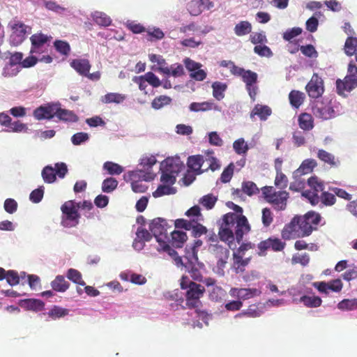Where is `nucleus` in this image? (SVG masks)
<instances>
[{"mask_svg":"<svg viewBox=\"0 0 357 357\" xmlns=\"http://www.w3.org/2000/svg\"><path fill=\"white\" fill-rule=\"evenodd\" d=\"M250 231V226L245 215L228 213L222 218V223L218 236L221 241L227 242L229 245L234 238L240 243L244 234H248Z\"/></svg>","mask_w":357,"mask_h":357,"instance_id":"nucleus-1","label":"nucleus"},{"mask_svg":"<svg viewBox=\"0 0 357 357\" xmlns=\"http://www.w3.org/2000/svg\"><path fill=\"white\" fill-rule=\"evenodd\" d=\"M181 289H186V306L189 309H195L201 305L200 298L205 293L204 286L191 281L188 276H182L180 282Z\"/></svg>","mask_w":357,"mask_h":357,"instance_id":"nucleus-2","label":"nucleus"},{"mask_svg":"<svg viewBox=\"0 0 357 357\" xmlns=\"http://www.w3.org/2000/svg\"><path fill=\"white\" fill-rule=\"evenodd\" d=\"M357 87V66L353 61L349 63L347 75L343 79H337L336 81L337 93L340 96H346Z\"/></svg>","mask_w":357,"mask_h":357,"instance_id":"nucleus-3","label":"nucleus"},{"mask_svg":"<svg viewBox=\"0 0 357 357\" xmlns=\"http://www.w3.org/2000/svg\"><path fill=\"white\" fill-rule=\"evenodd\" d=\"M296 217L303 237L309 236L314 231H317L322 219L321 215L314 211H308L303 216Z\"/></svg>","mask_w":357,"mask_h":357,"instance_id":"nucleus-4","label":"nucleus"},{"mask_svg":"<svg viewBox=\"0 0 357 357\" xmlns=\"http://www.w3.org/2000/svg\"><path fill=\"white\" fill-rule=\"evenodd\" d=\"M62 212L61 225L64 227H74L79 222L80 214L75 200H68L61 206Z\"/></svg>","mask_w":357,"mask_h":357,"instance_id":"nucleus-5","label":"nucleus"},{"mask_svg":"<svg viewBox=\"0 0 357 357\" xmlns=\"http://www.w3.org/2000/svg\"><path fill=\"white\" fill-rule=\"evenodd\" d=\"M265 199L271 204L274 208L282 211L286 208L289 193L286 191H276L273 186H265L262 188Z\"/></svg>","mask_w":357,"mask_h":357,"instance_id":"nucleus-6","label":"nucleus"},{"mask_svg":"<svg viewBox=\"0 0 357 357\" xmlns=\"http://www.w3.org/2000/svg\"><path fill=\"white\" fill-rule=\"evenodd\" d=\"M170 227L171 226L168 225L167 220L161 218L153 219L149 225V229L158 243H164L165 240H169L167 229Z\"/></svg>","mask_w":357,"mask_h":357,"instance_id":"nucleus-7","label":"nucleus"},{"mask_svg":"<svg viewBox=\"0 0 357 357\" xmlns=\"http://www.w3.org/2000/svg\"><path fill=\"white\" fill-rule=\"evenodd\" d=\"M307 183L310 189L303 190L301 192V195L312 204V197H319L324 191V182L317 176H312L307 179Z\"/></svg>","mask_w":357,"mask_h":357,"instance_id":"nucleus-8","label":"nucleus"},{"mask_svg":"<svg viewBox=\"0 0 357 357\" xmlns=\"http://www.w3.org/2000/svg\"><path fill=\"white\" fill-rule=\"evenodd\" d=\"M313 114L318 119L328 120L335 117V110L330 102L317 100L312 106Z\"/></svg>","mask_w":357,"mask_h":357,"instance_id":"nucleus-9","label":"nucleus"},{"mask_svg":"<svg viewBox=\"0 0 357 357\" xmlns=\"http://www.w3.org/2000/svg\"><path fill=\"white\" fill-rule=\"evenodd\" d=\"M305 91L310 98L317 99L324 92V80L317 73H314L305 86Z\"/></svg>","mask_w":357,"mask_h":357,"instance_id":"nucleus-10","label":"nucleus"},{"mask_svg":"<svg viewBox=\"0 0 357 357\" xmlns=\"http://www.w3.org/2000/svg\"><path fill=\"white\" fill-rule=\"evenodd\" d=\"M210 249L217 259V269L219 274H224V268L227 263L229 250L218 244L211 245Z\"/></svg>","mask_w":357,"mask_h":357,"instance_id":"nucleus-11","label":"nucleus"},{"mask_svg":"<svg viewBox=\"0 0 357 357\" xmlns=\"http://www.w3.org/2000/svg\"><path fill=\"white\" fill-rule=\"evenodd\" d=\"M12 29L10 40L13 45L21 44L26 38L27 26L22 22L13 20L10 23Z\"/></svg>","mask_w":357,"mask_h":357,"instance_id":"nucleus-12","label":"nucleus"},{"mask_svg":"<svg viewBox=\"0 0 357 357\" xmlns=\"http://www.w3.org/2000/svg\"><path fill=\"white\" fill-rule=\"evenodd\" d=\"M31 42V54H42L47 52L49 37L43 33H36L30 38Z\"/></svg>","mask_w":357,"mask_h":357,"instance_id":"nucleus-13","label":"nucleus"},{"mask_svg":"<svg viewBox=\"0 0 357 357\" xmlns=\"http://www.w3.org/2000/svg\"><path fill=\"white\" fill-rule=\"evenodd\" d=\"M296 216L294 217L291 222L284 225L282 230L281 236L284 240L295 239L303 238L301 230Z\"/></svg>","mask_w":357,"mask_h":357,"instance_id":"nucleus-14","label":"nucleus"},{"mask_svg":"<svg viewBox=\"0 0 357 357\" xmlns=\"http://www.w3.org/2000/svg\"><path fill=\"white\" fill-rule=\"evenodd\" d=\"M260 291L257 289L250 288H236L233 287L229 290V295L231 297L236 298L238 300L242 301L255 297L259 295Z\"/></svg>","mask_w":357,"mask_h":357,"instance_id":"nucleus-15","label":"nucleus"},{"mask_svg":"<svg viewBox=\"0 0 357 357\" xmlns=\"http://www.w3.org/2000/svg\"><path fill=\"white\" fill-rule=\"evenodd\" d=\"M312 206H332L336 203V197L333 192L328 191H324L319 197H314L312 199Z\"/></svg>","mask_w":357,"mask_h":357,"instance_id":"nucleus-16","label":"nucleus"},{"mask_svg":"<svg viewBox=\"0 0 357 357\" xmlns=\"http://www.w3.org/2000/svg\"><path fill=\"white\" fill-rule=\"evenodd\" d=\"M183 165L178 158H167L160 165V169L177 175Z\"/></svg>","mask_w":357,"mask_h":357,"instance_id":"nucleus-17","label":"nucleus"},{"mask_svg":"<svg viewBox=\"0 0 357 357\" xmlns=\"http://www.w3.org/2000/svg\"><path fill=\"white\" fill-rule=\"evenodd\" d=\"M56 105L48 104L40 106L33 111V116L37 120L51 119L55 115Z\"/></svg>","mask_w":357,"mask_h":357,"instance_id":"nucleus-18","label":"nucleus"},{"mask_svg":"<svg viewBox=\"0 0 357 357\" xmlns=\"http://www.w3.org/2000/svg\"><path fill=\"white\" fill-rule=\"evenodd\" d=\"M187 165L195 174L199 175L204 172V158L201 155L189 156Z\"/></svg>","mask_w":357,"mask_h":357,"instance_id":"nucleus-19","label":"nucleus"},{"mask_svg":"<svg viewBox=\"0 0 357 357\" xmlns=\"http://www.w3.org/2000/svg\"><path fill=\"white\" fill-rule=\"evenodd\" d=\"M70 66L79 75L85 76L91 69V64L86 59H75L70 62Z\"/></svg>","mask_w":357,"mask_h":357,"instance_id":"nucleus-20","label":"nucleus"},{"mask_svg":"<svg viewBox=\"0 0 357 357\" xmlns=\"http://www.w3.org/2000/svg\"><path fill=\"white\" fill-rule=\"evenodd\" d=\"M317 163L314 159H306L303 161L300 167L294 172V178L301 177L303 175L310 174Z\"/></svg>","mask_w":357,"mask_h":357,"instance_id":"nucleus-21","label":"nucleus"},{"mask_svg":"<svg viewBox=\"0 0 357 357\" xmlns=\"http://www.w3.org/2000/svg\"><path fill=\"white\" fill-rule=\"evenodd\" d=\"M271 114L272 110L268 106L257 104L251 111L250 116L252 120L257 116L261 121H266Z\"/></svg>","mask_w":357,"mask_h":357,"instance_id":"nucleus-22","label":"nucleus"},{"mask_svg":"<svg viewBox=\"0 0 357 357\" xmlns=\"http://www.w3.org/2000/svg\"><path fill=\"white\" fill-rule=\"evenodd\" d=\"M197 252V250H195L194 248L188 245L185 248V254L183 255V258L186 260V262L185 264L183 263L182 266L197 264L198 267H203L204 264L199 261Z\"/></svg>","mask_w":357,"mask_h":357,"instance_id":"nucleus-23","label":"nucleus"},{"mask_svg":"<svg viewBox=\"0 0 357 357\" xmlns=\"http://www.w3.org/2000/svg\"><path fill=\"white\" fill-rule=\"evenodd\" d=\"M60 121L76 122L78 120L77 115L72 111L62 109L56 105L55 115Z\"/></svg>","mask_w":357,"mask_h":357,"instance_id":"nucleus-24","label":"nucleus"},{"mask_svg":"<svg viewBox=\"0 0 357 357\" xmlns=\"http://www.w3.org/2000/svg\"><path fill=\"white\" fill-rule=\"evenodd\" d=\"M233 268L235 269L236 273H243L245 271V268L249 264L251 261V257L243 259V255L239 254H233Z\"/></svg>","mask_w":357,"mask_h":357,"instance_id":"nucleus-25","label":"nucleus"},{"mask_svg":"<svg viewBox=\"0 0 357 357\" xmlns=\"http://www.w3.org/2000/svg\"><path fill=\"white\" fill-rule=\"evenodd\" d=\"M214 153L213 151H208L205 156L204 162L208 164L207 166L204 165V171L206 172L208 169L212 172L218 170L221 167L220 162L218 158L213 155Z\"/></svg>","mask_w":357,"mask_h":357,"instance_id":"nucleus-26","label":"nucleus"},{"mask_svg":"<svg viewBox=\"0 0 357 357\" xmlns=\"http://www.w3.org/2000/svg\"><path fill=\"white\" fill-rule=\"evenodd\" d=\"M298 122L299 127L303 130L309 131L314 128V119L307 112H303L298 116Z\"/></svg>","mask_w":357,"mask_h":357,"instance_id":"nucleus-27","label":"nucleus"},{"mask_svg":"<svg viewBox=\"0 0 357 357\" xmlns=\"http://www.w3.org/2000/svg\"><path fill=\"white\" fill-rule=\"evenodd\" d=\"M169 240H165L164 243H159V248H158V251L162 250L168 253V255L172 257L175 261V263L177 266L183 265L182 257L178 255L176 251H175L173 248H172L168 244Z\"/></svg>","mask_w":357,"mask_h":357,"instance_id":"nucleus-28","label":"nucleus"},{"mask_svg":"<svg viewBox=\"0 0 357 357\" xmlns=\"http://www.w3.org/2000/svg\"><path fill=\"white\" fill-rule=\"evenodd\" d=\"M20 305L29 310L40 311L44 308L45 303L39 299L29 298L21 301Z\"/></svg>","mask_w":357,"mask_h":357,"instance_id":"nucleus-29","label":"nucleus"},{"mask_svg":"<svg viewBox=\"0 0 357 357\" xmlns=\"http://www.w3.org/2000/svg\"><path fill=\"white\" fill-rule=\"evenodd\" d=\"M305 99V93L300 91L292 90L289 93V103L294 108L298 109L304 102Z\"/></svg>","mask_w":357,"mask_h":357,"instance_id":"nucleus-30","label":"nucleus"},{"mask_svg":"<svg viewBox=\"0 0 357 357\" xmlns=\"http://www.w3.org/2000/svg\"><path fill=\"white\" fill-rule=\"evenodd\" d=\"M149 60L153 63H157L160 66L158 68V70L165 75H169L170 69L166 66L167 63L165 59L162 56L151 54L149 56Z\"/></svg>","mask_w":357,"mask_h":357,"instance_id":"nucleus-31","label":"nucleus"},{"mask_svg":"<svg viewBox=\"0 0 357 357\" xmlns=\"http://www.w3.org/2000/svg\"><path fill=\"white\" fill-rule=\"evenodd\" d=\"M172 236V244L174 247L182 248L187 241L188 236L185 232L174 230L170 232Z\"/></svg>","mask_w":357,"mask_h":357,"instance_id":"nucleus-32","label":"nucleus"},{"mask_svg":"<svg viewBox=\"0 0 357 357\" xmlns=\"http://www.w3.org/2000/svg\"><path fill=\"white\" fill-rule=\"evenodd\" d=\"M243 81L246 84V88L249 91V94L250 97H252V94L251 92V87L252 85L257 82V74L255 72H252L250 70H245L243 75L241 76Z\"/></svg>","mask_w":357,"mask_h":357,"instance_id":"nucleus-33","label":"nucleus"},{"mask_svg":"<svg viewBox=\"0 0 357 357\" xmlns=\"http://www.w3.org/2000/svg\"><path fill=\"white\" fill-rule=\"evenodd\" d=\"M52 289L58 292H65L70 287L63 275H57L51 282Z\"/></svg>","mask_w":357,"mask_h":357,"instance_id":"nucleus-34","label":"nucleus"},{"mask_svg":"<svg viewBox=\"0 0 357 357\" xmlns=\"http://www.w3.org/2000/svg\"><path fill=\"white\" fill-rule=\"evenodd\" d=\"M126 96L119 93H108L102 96L101 101L105 104L116 103L119 104L126 100Z\"/></svg>","mask_w":357,"mask_h":357,"instance_id":"nucleus-35","label":"nucleus"},{"mask_svg":"<svg viewBox=\"0 0 357 357\" xmlns=\"http://www.w3.org/2000/svg\"><path fill=\"white\" fill-rule=\"evenodd\" d=\"M213 96L218 100H221L225 98V92L227 89L225 83L215 82L212 84Z\"/></svg>","mask_w":357,"mask_h":357,"instance_id":"nucleus-36","label":"nucleus"},{"mask_svg":"<svg viewBox=\"0 0 357 357\" xmlns=\"http://www.w3.org/2000/svg\"><path fill=\"white\" fill-rule=\"evenodd\" d=\"M252 31V25L248 21H241L234 27V32L238 36H243Z\"/></svg>","mask_w":357,"mask_h":357,"instance_id":"nucleus-37","label":"nucleus"},{"mask_svg":"<svg viewBox=\"0 0 357 357\" xmlns=\"http://www.w3.org/2000/svg\"><path fill=\"white\" fill-rule=\"evenodd\" d=\"M92 17L94 22L100 26H108L112 22L110 17L102 12H94L92 15Z\"/></svg>","mask_w":357,"mask_h":357,"instance_id":"nucleus-38","label":"nucleus"},{"mask_svg":"<svg viewBox=\"0 0 357 357\" xmlns=\"http://www.w3.org/2000/svg\"><path fill=\"white\" fill-rule=\"evenodd\" d=\"M213 106V103L212 102L204 101L202 102H192L189 109L192 112H206L211 110Z\"/></svg>","mask_w":357,"mask_h":357,"instance_id":"nucleus-39","label":"nucleus"},{"mask_svg":"<svg viewBox=\"0 0 357 357\" xmlns=\"http://www.w3.org/2000/svg\"><path fill=\"white\" fill-rule=\"evenodd\" d=\"M344 52L348 56H353L357 50V38L349 36L347 38L344 47Z\"/></svg>","mask_w":357,"mask_h":357,"instance_id":"nucleus-40","label":"nucleus"},{"mask_svg":"<svg viewBox=\"0 0 357 357\" xmlns=\"http://www.w3.org/2000/svg\"><path fill=\"white\" fill-rule=\"evenodd\" d=\"M41 175L45 183H52L56 179L55 169L52 166H45L41 172Z\"/></svg>","mask_w":357,"mask_h":357,"instance_id":"nucleus-41","label":"nucleus"},{"mask_svg":"<svg viewBox=\"0 0 357 357\" xmlns=\"http://www.w3.org/2000/svg\"><path fill=\"white\" fill-rule=\"evenodd\" d=\"M300 301L307 307H317L322 303L321 298L317 296H303L301 297Z\"/></svg>","mask_w":357,"mask_h":357,"instance_id":"nucleus-42","label":"nucleus"},{"mask_svg":"<svg viewBox=\"0 0 357 357\" xmlns=\"http://www.w3.org/2000/svg\"><path fill=\"white\" fill-rule=\"evenodd\" d=\"M66 277L68 278V279H69L75 284H77L81 286L86 285L85 282L82 280V275L81 273L76 269H68L66 273Z\"/></svg>","mask_w":357,"mask_h":357,"instance_id":"nucleus-43","label":"nucleus"},{"mask_svg":"<svg viewBox=\"0 0 357 357\" xmlns=\"http://www.w3.org/2000/svg\"><path fill=\"white\" fill-rule=\"evenodd\" d=\"M172 102V98L167 96H159L155 98L152 102L151 106L155 109H159L164 106L168 105Z\"/></svg>","mask_w":357,"mask_h":357,"instance_id":"nucleus-44","label":"nucleus"},{"mask_svg":"<svg viewBox=\"0 0 357 357\" xmlns=\"http://www.w3.org/2000/svg\"><path fill=\"white\" fill-rule=\"evenodd\" d=\"M217 201V197L214 196L213 194H208L200 198L199 202L207 210H210L214 207Z\"/></svg>","mask_w":357,"mask_h":357,"instance_id":"nucleus-45","label":"nucleus"},{"mask_svg":"<svg viewBox=\"0 0 357 357\" xmlns=\"http://www.w3.org/2000/svg\"><path fill=\"white\" fill-rule=\"evenodd\" d=\"M190 231H192V234L195 238L199 237L202 235L207 233V229L206 227L195 220H192Z\"/></svg>","mask_w":357,"mask_h":357,"instance_id":"nucleus-46","label":"nucleus"},{"mask_svg":"<svg viewBox=\"0 0 357 357\" xmlns=\"http://www.w3.org/2000/svg\"><path fill=\"white\" fill-rule=\"evenodd\" d=\"M68 314V310L54 305L48 312L47 315L52 319H56L65 317Z\"/></svg>","mask_w":357,"mask_h":357,"instance_id":"nucleus-47","label":"nucleus"},{"mask_svg":"<svg viewBox=\"0 0 357 357\" xmlns=\"http://www.w3.org/2000/svg\"><path fill=\"white\" fill-rule=\"evenodd\" d=\"M317 158L331 166L336 165L335 156L325 150L319 149L317 152Z\"/></svg>","mask_w":357,"mask_h":357,"instance_id":"nucleus-48","label":"nucleus"},{"mask_svg":"<svg viewBox=\"0 0 357 357\" xmlns=\"http://www.w3.org/2000/svg\"><path fill=\"white\" fill-rule=\"evenodd\" d=\"M118 185V181L113 177L107 178L102 183V190L106 193L114 191Z\"/></svg>","mask_w":357,"mask_h":357,"instance_id":"nucleus-49","label":"nucleus"},{"mask_svg":"<svg viewBox=\"0 0 357 357\" xmlns=\"http://www.w3.org/2000/svg\"><path fill=\"white\" fill-rule=\"evenodd\" d=\"M260 315L261 311L259 310V308L255 305H251L246 310L242 311L241 312L237 314L235 317H248L255 318L258 317Z\"/></svg>","mask_w":357,"mask_h":357,"instance_id":"nucleus-50","label":"nucleus"},{"mask_svg":"<svg viewBox=\"0 0 357 357\" xmlns=\"http://www.w3.org/2000/svg\"><path fill=\"white\" fill-rule=\"evenodd\" d=\"M103 168L111 175H119L123 171V168L121 165L109 161L104 163Z\"/></svg>","mask_w":357,"mask_h":357,"instance_id":"nucleus-51","label":"nucleus"},{"mask_svg":"<svg viewBox=\"0 0 357 357\" xmlns=\"http://www.w3.org/2000/svg\"><path fill=\"white\" fill-rule=\"evenodd\" d=\"M192 280L198 282L202 281V275L197 264H188L184 266Z\"/></svg>","mask_w":357,"mask_h":357,"instance_id":"nucleus-52","label":"nucleus"},{"mask_svg":"<svg viewBox=\"0 0 357 357\" xmlns=\"http://www.w3.org/2000/svg\"><path fill=\"white\" fill-rule=\"evenodd\" d=\"M341 310H354L357 309V298L344 299L337 304Z\"/></svg>","mask_w":357,"mask_h":357,"instance_id":"nucleus-53","label":"nucleus"},{"mask_svg":"<svg viewBox=\"0 0 357 357\" xmlns=\"http://www.w3.org/2000/svg\"><path fill=\"white\" fill-rule=\"evenodd\" d=\"M235 166L233 162H231L226 167L220 175V181L223 183L229 182L234 175Z\"/></svg>","mask_w":357,"mask_h":357,"instance_id":"nucleus-54","label":"nucleus"},{"mask_svg":"<svg viewBox=\"0 0 357 357\" xmlns=\"http://www.w3.org/2000/svg\"><path fill=\"white\" fill-rule=\"evenodd\" d=\"M176 190L174 188L166 185H160L155 191L153 192L155 198L162 197L163 195L174 194Z\"/></svg>","mask_w":357,"mask_h":357,"instance_id":"nucleus-55","label":"nucleus"},{"mask_svg":"<svg viewBox=\"0 0 357 357\" xmlns=\"http://www.w3.org/2000/svg\"><path fill=\"white\" fill-rule=\"evenodd\" d=\"M56 50L60 54L67 56L70 52V47L68 43L63 40H56L54 43Z\"/></svg>","mask_w":357,"mask_h":357,"instance_id":"nucleus-56","label":"nucleus"},{"mask_svg":"<svg viewBox=\"0 0 357 357\" xmlns=\"http://www.w3.org/2000/svg\"><path fill=\"white\" fill-rule=\"evenodd\" d=\"M242 192L248 196H252L259 192L257 185L252 181H245L242 183Z\"/></svg>","mask_w":357,"mask_h":357,"instance_id":"nucleus-57","label":"nucleus"},{"mask_svg":"<svg viewBox=\"0 0 357 357\" xmlns=\"http://www.w3.org/2000/svg\"><path fill=\"white\" fill-rule=\"evenodd\" d=\"M233 148L237 154H244L248 150V146L244 139L239 138L233 143Z\"/></svg>","mask_w":357,"mask_h":357,"instance_id":"nucleus-58","label":"nucleus"},{"mask_svg":"<svg viewBox=\"0 0 357 357\" xmlns=\"http://www.w3.org/2000/svg\"><path fill=\"white\" fill-rule=\"evenodd\" d=\"M254 52L261 57H271L273 52L271 50L264 44L258 45L254 47Z\"/></svg>","mask_w":357,"mask_h":357,"instance_id":"nucleus-59","label":"nucleus"},{"mask_svg":"<svg viewBox=\"0 0 357 357\" xmlns=\"http://www.w3.org/2000/svg\"><path fill=\"white\" fill-rule=\"evenodd\" d=\"M203 8L198 1L192 0L188 4V10L191 15L197 16L202 12Z\"/></svg>","mask_w":357,"mask_h":357,"instance_id":"nucleus-60","label":"nucleus"},{"mask_svg":"<svg viewBox=\"0 0 357 357\" xmlns=\"http://www.w3.org/2000/svg\"><path fill=\"white\" fill-rule=\"evenodd\" d=\"M305 187V181L301 177L294 178V181L290 183L289 190L294 192L303 191Z\"/></svg>","mask_w":357,"mask_h":357,"instance_id":"nucleus-61","label":"nucleus"},{"mask_svg":"<svg viewBox=\"0 0 357 357\" xmlns=\"http://www.w3.org/2000/svg\"><path fill=\"white\" fill-rule=\"evenodd\" d=\"M250 42L256 45H263L268 42L266 35L262 32L253 33L250 36Z\"/></svg>","mask_w":357,"mask_h":357,"instance_id":"nucleus-62","label":"nucleus"},{"mask_svg":"<svg viewBox=\"0 0 357 357\" xmlns=\"http://www.w3.org/2000/svg\"><path fill=\"white\" fill-rule=\"evenodd\" d=\"M328 190L333 192L335 196L344 199L347 201H350L352 195L347 192L345 190L337 187H329Z\"/></svg>","mask_w":357,"mask_h":357,"instance_id":"nucleus-63","label":"nucleus"},{"mask_svg":"<svg viewBox=\"0 0 357 357\" xmlns=\"http://www.w3.org/2000/svg\"><path fill=\"white\" fill-rule=\"evenodd\" d=\"M145 80L147 81L151 86L154 88H157L162 84V82L160 79L152 72H148L144 75Z\"/></svg>","mask_w":357,"mask_h":357,"instance_id":"nucleus-64","label":"nucleus"}]
</instances>
